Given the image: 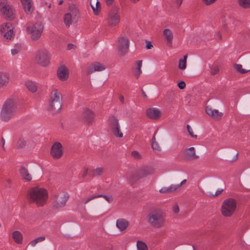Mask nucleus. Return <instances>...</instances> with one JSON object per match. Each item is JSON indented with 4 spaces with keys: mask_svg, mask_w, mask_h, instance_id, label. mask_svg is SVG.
Here are the masks:
<instances>
[{
    "mask_svg": "<svg viewBox=\"0 0 250 250\" xmlns=\"http://www.w3.org/2000/svg\"><path fill=\"white\" fill-rule=\"evenodd\" d=\"M27 197L30 203H35L38 207H42L47 203L48 192L43 188L33 187L29 190Z\"/></svg>",
    "mask_w": 250,
    "mask_h": 250,
    "instance_id": "1",
    "label": "nucleus"
},
{
    "mask_svg": "<svg viewBox=\"0 0 250 250\" xmlns=\"http://www.w3.org/2000/svg\"><path fill=\"white\" fill-rule=\"evenodd\" d=\"M17 103L13 99L7 100L0 113V118L4 122L8 121L16 113Z\"/></svg>",
    "mask_w": 250,
    "mask_h": 250,
    "instance_id": "2",
    "label": "nucleus"
},
{
    "mask_svg": "<svg viewBox=\"0 0 250 250\" xmlns=\"http://www.w3.org/2000/svg\"><path fill=\"white\" fill-rule=\"evenodd\" d=\"M147 221L152 227L160 229L165 225V216L161 211L155 210L148 215Z\"/></svg>",
    "mask_w": 250,
    "mask_h": 250,
    "instance_id": "3",
    "label": "nucleus"
},
{
    "mask_svg": "<svg viewBox=\"0 0 250 250\" xmlns=\"http://www.w3.org/2000/svg\"><path fill=\"white\" fill-rule=\"evenodd\" d=\"M62 96L57 89L52 90L50 95L48 109L53 112H57L62 106Z\"/></svg>",
    "mask_w": 250,
    "mask_h": 250,
    "instance_id": "4",
    "label": "nucleus"
},
{
    "mask_svg": "<svg viewBox=\"0 0 250 250\" xmlns=\"http://www.w3.org/2000/svg\"><path fill=\"white\" fill-rule=\"evenodd\" d=\"M51 55L50 52L45 48L38 49L35 56V62L38 65L46 67L50 63Z\"/></svg>",
    "mask_w": 250,
    "mask_h": 250,
    "instance_id": "5",
    "label": "nucleus"
},
{
    "mask_svg": "<svg viewBox=\"0 0 250 250\" xmlns=\"http://www.w3.org/2000/svg\"><path fill=\"white\" fill-rule=\"evenodd\" d=\"M237 207V201L233 198L225 200L221 206V212L225 217H230L234 213Z\"/></svg>",
    "mask_w": 250,
    "mask_h": 250,
    "instance_id": "6",
    "label": "nucleus"
},
{
    "mask_svg": "<svg viewBox=\"0 0 250 250\" xmlns=\"http://www.w3.org/2000/svg\"><path fill=\"white\" fill-rule=\"evenodd\" d=\"M27 32L31 35V38L33 40L39 39L43 31V25L40 22L35 23H30L27 26Z\"/></svg>",
    "mask_w": 250,
    "mask_h": 250,
    "instance_id": "7",
    "label": "nucleus"
},
{
    "mask_svg": "<svg viewBox=\"0 0 250 250\" xmlns=\"http://www.w3.org/2000/svg\"><path fill=\"white\" fill-rule=\"evenodd\" d=\"M108 26L113 27L117 26L120 21V16L117 9L110 10L105 20Z\"/></svg>",
    "mask_w": 250,
    "mask_h": 250,
    "instance_id": "8",
    "label": "nucleus"
},
{
    "mask_svg": "<svg viewBox=\"0 0 250 250\" xmlns=\"http://www.w3.org/2000/svg\"><path fill=\"white\" fill-rule=\"evenodd\" d=\"M109 126L113 135L118 138H122L123 133L121 131L118 119L115 116L109 118Z\"/></svg>",
    "mask_w": 250,
    "mask_h": 250,
    "instance_id": "9",
    "label": "nucleus"
},
{
    "mask_svg": "<svg viewBox=\"0 0 250 250\" xmlns=\"http://www.w3.org/2000/svg\"><path fill=\"white\" fill-rule=\"evenodd\" d=\"M129 41L127 37H120L119 38L117 49L118 53L121 56H124L129 49Z\"/></svg>",
    "mask_w": 250,
    "mask_h": 250,
    "instance_id": "10",
    "label": "nucleus"
},
{
    "mask_svg": "<svg viewBox=\"0 0 250 250\" xmlns=\"http://www.w3.org/2000/svg\"><path fill=\"white\" fill-rule=\"evenodd\" d=\"M78 14V10L75 6L73 5L69 7V12L64 14L63 20L65 24L69 27L72 21L75 20Z\"/></svg>",
    "mask_w": 250,
    "mask_h": 250,
    "instance_id": "11",
    "label": "nucleus"
},
{
    "mask_svg": "<svg viewBox=\"0 0 250 250\" xmlns=\"http://www.w3.org/2000/svg\"><path fill=\"white\" fill-rule=\"evenodd\" d=\"M14 28L10 23H4L1 25L0 31L7 40H11L14 37Z\"/></svg>",
    "mask_w": 250,
    "mask_h": 250,
    "instance_id": "12",
    "label": "nucleus"
},
{
    "mask_svg": "<svg viewBox=\"0 0 250 250\" xmlns=\"http://www.w3.org/2000/svg\"><path fill=\"white\" fill-rule=\"evenodd\" d=\"M154 172V169L152 167H146L141 168L132 177H130L129 180L131 182H134V177L136 180L146 177L151 175Z\"/></svg>",
    "mask_w": 250,
    "mask_h": 250,
    "instance_id": "13",
    "label": "nucleus"
},
{
    "mask_svg": "<svg viewBox=\"0 0 250 250\" xmlns=\"http://www.w3.org/2000/svg\"><path fill=\"white\" fill-rule=\"evenodd\" d=\"M0 11L5 18L9 20L14 18L13 10L7 1H4L0 3Z\"/></svg>",
    "mask_w": 250,
    "mask_h": 250,
    "instance_id": "14",
    "label": "nucleus"
},
{
    "mask_svg": "<svg viewBox=\"0 0 250 250\" xmlns=\"http://www.w3.org/2000/svg\"><path fill=\"white\" fill-rule=\"evenodd\" d=\"M63 154L62 146L59 142L55 143L52 146L50 154L55 159L60 158Z\"/></svg>",
    "mask_w": 250,
    "mask_h": 250,
    "instance_id": "15",
    "label": "nucleus"
},
{
    "mask_svg": "<svg viewBox=\"0 0 250 250\" xmlns=\"http://www.w3.org/2000/svg\"><path fill=\"white\" fill-rule=\"evenodd\" d=\"M205 111L209 117L216 120H220L223 115V114L219 112L218 110L214 109L210 106H206Z\"/></svg>",
    "mask_w": 250,
    "mask_h": 250,
    "instance_id": "16",
    "label": "nucleus"
},
{
    "mask_svg": "<svg viewBox=\"0 0 250 250\" xmlns=\"http://www.w3.org/2000/svg\"><path fill=\"white\" fill-rule=\"evenodd\" d=\"M146 115L149 119L157 120L161 117L162 113L157 108L150 107L146 110Z\"/></svg>",
    "mask_w": 250,
    "mask_h": 250,
    "instance_id": "17",
    "label": "nucleus"
},
{
    "mask_svg": "<svg viewBox=\"0 0 250 250\" xmlns=\"http://www.w3.org/2000/svg\"><path fill=\"white\" fill-rule=\"evenodd\" d=\"M105 69V66L102 63L95 62L91 63L87 68V73L89 74L96 71H102Z\"/></svg>",
    "mask_w": 250,
    "mask_h": 250,
    "instance_id": "18",
    "label": "nucleus"
},
{
    "mask_svg": "<svg viewBox=\"0 0 250 250\" xmlns=\"http://www.w3.org/2000/svg\"><path fill=\"white\" fill-rule=\"evenodd\" d=\"M82 118L85 123L91 124L94 120V114L91 110L85 108L83 110Z\"/></svg>",
    "mask_w": 250,
    "mask_h": 250,
    "instance_id": "19",
    "label": "nucleus"
},
{
    "mask_svg": "<svg viewBox=\"0 0 250 250\" xmlns=\"http://www.w3.org/2000/svg\"><path fill=\"white\" fill-rule=\"evenodd\" d=\"M57 76L61 81H66L69 77L68 68L64 65L60 66L57 70Z\"/></svg>",
    "mask_w": 250,
    "mask_h": 250,
    "instance_id": "20",
    "label": "nucleus"
},
{
    "mask_svg": "<svg viewBox=\"0 0 250 250\" xmlns=\"http://www.w3.org/2000/svg\"><path fill=\"white\" fill-rule=\"evenodd\" d=\"M184 155L185 159L188 160H196L199 158V156L196 154L194 147L186 149L184 152Z\"/></svg>",
    "mask_w": 250,
    "mask_h": 250,
    "instance_id": "21",
    "label": "nucleus"
},
{
    "mask_svg": "<svg viewBox=\"0 0 250 250\" xmlns=\"http://www.w3.org/2000/svg\"><path fill=\"white\" fill-rule=\"evenodd\" d=\"M163 35L167 45L171 47L173 39V34L172 31L170 29H165L163 31Z\"/></svg>",
    "mask_w": 250,
    "mask_h": 250,
    "instance_id": "22",
    "label": "nucleus"
},
{
    "mask_svg": "<svg viewBox=\"0 0 250 250\" xmlns=\"http://www.w3.org/2000/svg\"><path fill=\"white\" fill-rule=\"evenodd\" d=\"M68 198V196L64 194L58 196L53 203L54 206L57 208L64 207Z\"/></svg>",
    "mask_w": 250,
    "mask_h": 250,
    "instance_id": "23",
    "label": "nucleus"
},
{
    "mask_svg": "<svg viewBox=\"0 0 250 250\" xmlns=\"http://www.w3.org/2000/svg\"><path fill=\"white\" fill-rule=\"evenodd\" d=\"M90 5L94 15H99L101 10V3L98 0H90Z\"/></svg>",
    "mask_w": 250,
    "mask_h": 250,
    "instance_id": "24",
    "label": "nucleus"
},
{
    "mask_svg": "<svg viewBox=\"0 0 250 250\" xmlns=\"http://www.w3.org/2000/svg\"><path fill=\"white\" fill-rule=\"evenodd\" d=\"M12 237L14 242L17 244H21L23 242V235L18 230H15L12 233Z\"/></svg>",
    "mask_w": 250,
    "mask_h": 250,
    "instance_id": "25",
    "label": "nucleus"
},
{
    "mask_svg": "<svg viewBox=\"0 0 250 250\" xmlns=\"http://www.w3.org/2000/svg\"><path fill=\"white\" fill-rule=\"evenodd\" d=\"M128 222L125 219H119L116 221V227L121 231L125 230L128 226Z\"/></svg>",
    "mask_w": 250,
    "mask_h": 250,
    "instance_id": "26",
    "label": "nucleus"
},
{
    "mask_svg": "<svg viewBox=\"0 0 250 250\" xmlns=\"http://www.w3.org/2000/svg\"><path fill=\"white\" fill-rule=\"evenodd\" d=\"M9 76L5 72H0V87L6 86L9 83Z\"/></svg>",
    "mask_w": 250,
    "mask_h": 250,
    "instance_id": "27",
    "label": "nucleus"
},
{
    "mask_svg": "<svg viewBox=\"0 0 250 250\" xmlns=\"http://www.w3.org/2000/svg\"><path fill=\"white\" fill-rule=\"evenodd\" d=\"M24 9L26 13H31L33 8V2L32 0H21Z\"/></svg>",
    "mask_w": 250,
    "mask_h": 250,
    "instance_id": "28",
    "label": "nucleus"
},
{
    "mask_svg": "<svg viewBox=\"0 0 250 250\" xmlns=\"http://www.w3.org/2000/svg\"><path fill=\"white\" fill-rule=\"evenodd\" d=\"M180 186H174L171 185L168 187H164L159 190V192L162 193H169L173 192L179 189Z\"/></svg>",
    "mask_w": 250,
    "mask_h": 250,
    "instance_id": "29",
    "label": "nucleus"
},
{
    "mask_svg": "<svg viewBox=\"0 0 250 250\" xmlns=\"http://www.w3.org/2000/svg\"><path fill=\"white\" fill-rule=\"evenodd\" d=\"M20 172L22 178L24 180L28 182L32 180V176L26 168L23 167H21Z\"/></svg>",
    "mask_w": 250,
    "mask_h": 250,
    "instance_id": "30",
    "label": "nucleus"
},
{
    "mask_svg": "<svg viewBox=\"0 0 250 250\" xmlns=\"http://www.w3.org/2000/svg\"><path fill=\"white\" fill-rule=\"evenodd\" d=\"M104 172V168L103 167H97L95 168L90 169L89 175L95 177L101 176Z\"/></svg>",
    "mask_w": 250,
    "mask_h": 250,
    "instance_id": "31",
    "label": "nucleus"
},
{
    "mask_svg": "<svg viewBox=\"0 0 250 250\" xmlns=\"http://www.w3.org/2000/svg\"><path fill=\"white\" fill-rule=\"evenodd\" d=\"M25 85L28 90L33 93H34L37 90V86L35 83L28 81L25 83Z\"/></svg>",
    "mask_w": 250,
    "mask_h": 250,
    "instance_id": "32",
    "label": "nucleus"
},
{
    "mask_svg": "<svg viewBox=\"0 0 250 250\" xmlns=\"http://www.w3.org/2000/svg\"><path fill=\"white\" fill-rule=\"evenodd\" d=\"M188 58V55H185L179 61L178 68L182 70H184L187 67V60Z\"/></svg>",
    "mask_w": 250,
    "mask_h": 250,
    "instance_id": "33",
    "label": "nucleus"
},
{
    "mask_svg": "<svg viewBox=\"0 0 250 250\" xmlns=\"http://www.w3.org/2000/svg\"><path fill=\"white\" fill-rule=\"evenodd\" d=\"M136 70L134 72V76L137 78L138 79L139 77L140 74L142 73L141 67L142 66V61H138L136 62Z\"/></svg>",
    "mask_w": 250,
    "mask_h": 250,
    "instance_id": "34",
    "label": "nucleus"
},
{
    "mask_svg": "<svg viewBox=\"0 0 250 250\" xmlns=\"http://www.w3.org/2000/svg\"><path fill=\"white\" fill-rule=\"evenodd\" d=\"M137 250H148V248L144 242L140 240L137 241L136 243Z\"/></svg>",
    "mask_w": 250,
    "mask_h": 250,
    "instance_id": "35",
    "label": "nucleus"
},
{
    "mask_svg": "<svg viewBox=\"0 0 250 250\" xmlns=\"http://www.w3.org/2000/svg\"><path fill=\"white\" fill-rule=\"evenodd\" d=\"M238 4L243 8H250V0H238Z\"/></svg>",
    "mask_w": 250,
    "mask_h": 250,
    "instance_id": "36",
    "label": "nucleus"
},
{
    "mask_svg": "<svg viewBox=\"0 0 250 250\" xmlns=\"http://www.w3.org/2000/svg\"><path fill=\"white\" fill-rule=\"evenodd\" d=\"M44 240H45V237H44V236L39 237L36 238V239H34L33 240L31 241L29 243V245H30L32 247H35L38 243L42 242Z\"/></svg>",
    "mask_w": 250,
    "mask_h": 250,
    "instance_id": "37",
    "label": "nucleus"
},
{
    "mask_svg": "<svg viewBox=\"0 0 250 250\" xmlns=\"http://www.w3.org/2000/svg\"><path fill=\"white\" fill-rule=\"evenodd\" d=\"M210 73L212 75H215L219 71V68L217 65H213L210 67Z\"/></svg>",
    "mask_w": 250,
    "mask_h": 250,
    "instance_id": "38",
    "label": "nucleus"
},
{
    "mask_svg": "<svg viewBox=\"0 0 250 250\" xmlns=\"http://www.w3.org/2000/svg\"><path fill=\"white\" fill-rule=\"evenodd\" d=\"M235 68L236 70L242 74H245L247 73L248 71L243 69L242 68V65L241 64H237L235 65Z\"/></svg>",
    "mask_w": 250,
    "mask_h": 250,
    "instance_id": "39",
    "label": "nucleus"
},
{
    "mask_svg": "<svg viewBox=\"0 0 250 250\" xmlns=\"http://www.w3.org/2000/svg\"><path fill=\"white\" fill-rule=\"evenodd\" d=\"M151 146L153 150L159 152L161 150V147L156 141L152 142Z\"/></svg>",
    "mask_w": 250,
    "mask_h": 250,
    "instance_id": "40",
    "label": "nucleus"
},
{
    "mask_svg": "<svg viewBox=\"0 0 250 250\" xmlns=\"http://www.w3.org/2000/svg\"><path fill=\"white\" fill-rule=\"evenodd\" d=\"M132 156L136 159H141L142 158V155L137 151L134 150L131 152Z\"/></svg>",
    "mask_w": 250,
    "mask_h": 250,
    "instance_id": "41",
    "label": "nucleus"
},
{
    "mask_svg": "<svg viewBox=\"0 0 250 250\" xmlns=\"http://www.w3.org/2000/svg\"><path fill=\"white\" fill-rule=\"evenodd\" d=\"M187 130L188 132V133L190 135V136L192 137V138H196L197 136L195 134H194V132H193V129H192V128L189 125H187Z\"/></svg>",
    "mask_w": 250,
    "mask_h": 250,
    "instance_id": "42",
    "label": "nucleus"
},
{
    "mask_svg": "<svg viewBox=\"0 0 250 250\" xmlns=\"http://www.w3.org/2000/svg\"><path fill=\"white\" fill-rule=\"evenodd\" d=\"M217 0H201L205 5L208 6L214 3Z\"/></svg>",
    "mask_w": 250,
    "mask_h": 250,
    "instance_id": "43",
    "label": "nucleus"
},
{
    "mask_svg": "<svg viewBox=\"0 0 250 250\" xmlns=\"http://www.w3.org/2000/svg\"><path fill=\"white\" fill-rule=\"evenodd\" d=\"M183 0H171L172 4L175 7L179 8L182 3Z\"/></svg>",
    "mask_w": 250,
    "mask_h": 250,
    "instance_id": "44",
    "label": "nucleus"
},
{
    "mask_svg": "<svg viewBox=\"0 0 250 250\" xmlns=\"http://www.w3.org/2000/svg\"><path fill=\"white\" fill-rule=\"evenodd\" d=\"M101 195H92L88 198H87V199H86L85 200H84L83 201V204H87L89 201H90L91 200H93V199H94L95 198H99V197H100Z\"/></svg>",
    "mask_w": 250,
    "mask_h": 250,
    "instance_id": "45",
    "label": "nucleus"
},
{
    "mask_svg": "<svg viewBox=\"0 0 250 250\" xmlns=\"http://www.w3.org/2000/svg\"><path fill=\"white\" fill-rule=\"evenodd\" d=\"M90 169L87 168H84L81 171V175L82 177L85 178L86 176L88 174Z\"/></svg>",
    "mask_w": 250,
    "mask_h": 250,
    "instance_id": "46",
    "label": "nucleus"
},
{
    "mask_svg": "<svg viewBox=\"0 0 250 250\" xmlns=\"http://www.w3.org/2000/svg\"><path fill=\"white\" fill-rule=\"evenodd\" d=\"M99 195H101L100 197L104 198L108 202L111 203L113 201V198L112 196H106L105 195L99 194Z\"/></svg>",
    "mask_w": 250,
    "mask_h": 250,
    "instance_id": "47",
    "label": "nucleus"
},
{
    "mask_svg": "<svg viewBox=\"0 0 250 250\" xmlns=\"http://www.w3.org/2000/svg\"><path fill=\"white\" fill-rule=\"evenodd\" d=\"M26 141L24 139H20L18 144L19 147H22L26 145Z\"/></svg>",
    "mask_w": 250,
    "mask_h": 250,
    "instance_id": "48",
    "label": "nucleus"
},
{
    "mask_svg": "<svg viewBox=\"0 0 250 250\" xmlns=\"http://www.w3.org/2000/svg\"><path fill=\"white\" fill-rule=\"evenodd\" d=\"M179 88L181 89H183L186 87V84L185 82L181 81L178 83Z\"/></svg>",
    "mask_w": 250,
    "mask_h": 250,
    "instance_id": "49",
    "label": "nucleus"
},
{
    "mask_svg": "<svg viewBox=\"0 0 250 250\" xmlns=\"http://www.w3.org/2000/svg\"><path fill=\"white\" fill-rule=\"evenodd\" d=\"M223 191V189L218 190L216 191V192L214 194H212L211 195L213 196H218L222 193Z\"/></svg>",
    "mask_w": 250,
    "mask_h": 250,
    "instance_id": "50",
    "label": "nucleus"
},
{
    "mask_svg": "<svg viewBox=\"0 0 250 250\" xmlns=\"http://www.w3.org/2000/svg\"><path fill=\"white\" fill-rule=\"evenodd\" d=\"M172 209L173 211L176 213H178L179 211V208L177 205H175L174 206H173Z\"/></svg>",
    "mask_w": 250,
    "mask_h": 250,
    "instance_id": "51",
    "label": "nucleus"
},
{
    "mask_svg": "<svg viewBox=\"0 0 250 250\" xmlns=\"http://www.w3.org/2000/svg\"><path fill=\"white\" fill-rule=\"evenodd\" d=\"M19 52V50L16 48L12 49H11V53L12 55H15L17 54Z\"/></svg>",
    "mask_w": 250,
    "mask_h": 250,
    "instance_id": "52",
    "label": "nucleus"
},
{
    "mask_svg": "<svg viewBox=\"0 0 250 250\" xmlns=\"http://www.w3.org/2000/svg\"><path fill=\"white\" fill-rule=\"evenodd\" d=\"M146 47L147 49H151L153 47V45H152V44L150 42H148L146 43Z\"/></svg>",
    "mask_w": 250,
    "mask_h": 250,
    "instance_id": "53",
    "label": "nucleus"
},
{
    "mask_svg": "<svg viewBox=\"0 0 250 250\" xmlns=\"http://www.w3.org/2000/svg\"><path fill=\"white\" fill-rule=\"evenodd\" d=\"M216 38H218L219 40L222 39V35L220 32H218L216 35Z\"/></svg>",
    "mask_w": 250,
    "mask_h": 250,
    "instance_id": "54",
    "label": "nucleus"
},
{
    "mask_svg": "<svg viewBox=\"0 0 250 250\" xmlns=\"http://www.w3.org/2000/svg\"><path fill=\"white\" fill-rule=\"evenodd\" d=\"M186 183V180H184L181 182V183L180 184L178 185H174V186H180L179 189L181 188V186L185 184Z\"/></svg>",
    "mask_w": 250,
    "mask_h": 250,
    "instance_id": "55",
    "label": "nucleus"
},
{
    "mask_svg": "<svg viewBox=\"0 0 250 250\" xmlns=\"http://www.w3.org/2000/svg\"><path fill=\"white\" fill-rule=\"evenodd\" d=\"M104 0L107 5L111 4L113 1V0Z\"/></svg>",
    "mask_w": 250,
    "mask_h": 250,
    "instance_id": "56",
    "label": "nucleus"
},
{
    "mask_svg": "<svg viewBox=\"0 0 250 250\" xmlns=\"http://www.w3.org/2000/svg\"><path fill=\"white\" fill-rule=\"evenodd\" d=\"M74 47V45L72 44H69L67 46L68 49H69V50L73 48Z\"/></svg>",
    "mask_w": 250,
    "mask_h": 250,
    "instance_id": "57",
    "label": "nucleus"
},
{
    "mask_svg": "<svg viewBox=\"0 0 250 250\" xmlns=\"http://www.w3.org/2000/svg\"><path fill=\"white\" fill-rule=\"evenodd\" d=\"M119 100L121 102H122V103H124V98L123 96H120L119 97Z\"/></svg>",
    "mask_w": 250,
    "mask_h": 250,
    "instance_id": "58",
    "label": "nucleus"
},
{
    "mask_svg": "<svg viewBox=\"0 0 250 250\" xmlns=\"http://www.w3.org/2000/svg\"><path fill=\"white\" fill-rule=\"evenodd\" d=\"M156 141V138H155V134H154L153 137H152V142Z\"/></svg>",
    "mask_w": 250,
    "mask_h": 250,
    "instance_id": "59",
    "label": "nucleus"
},
{
    "mask_svg": "<svg viewBox=\"0 0 250 250\" xmlns=\"http://www.w3.org/2000/svg\"><path fill=\"white\" fill-rule=\"evenodd\" d=\"M230 21L232 22V23H235V22H237L238 21L234 19H231Z\"/></svg>",
    "mask_w": 250,
    "mask_h": 250,
    "instance_id": "60",
    "label": "nucleus"
},
{
    "mask_svg": "<svg viewBox=\"0 0 250 250\" xmlns=\"http://www.w3.org/2000/svg\"><path fill=\"white\" fill-rule=\"evenodd\" d=\"M6 181H7V182L9 184H11L12 182V180L10 179H7Z\"/></svg>",
    "mask_w": 250,
    "mask_h": 250,
    "instance_id": "61",
    "label": "nucleus"
},
{
    "mask_svg": "<svg viewBox=\"0 0 250 250\" xmlns=\"http://www.w3.org/2000/svg\"><path fill=\"white\" fill-rule=\"evenodd\" d=\"M63 0H61L59 2V5H61L63 3Z\"/></svg>",
    "mask_w": 250,
    "mask_h": 250,
    "instance_id": "62",
    "label": "nucleus"
},
{
    "mask_svg": "<svg viewBox=\"0 0 250 250\" xmlns=\"http://www.w3.org/2000/svg\"><path fill=\"white\" fill-rule=\"evenodd\" d=\"M130 0L132 2L135 3V2H137V1H138L139 0Z\"/></svg>",
    "mask_w": 250,
    "mask_h": 250,
    "instance_id": "63",
    "label": "nucleus"
},
{
    "mask_svg": "<svg viewBox=\"0 0 250 250\" xmlns=\"http://www.w3.org/2000/svg\"><path fill=\"white\" fill-rule=\"evenodd\" d=\"M2 143H3L2 146L3 147L4 146V143H5L4 140L3 139H2Z\"/></svg>",
    "mask_w": 250,
    "mask_h": 250,
    "instance_id": "64",
    "label": "nucleus"
}]
</instances>
